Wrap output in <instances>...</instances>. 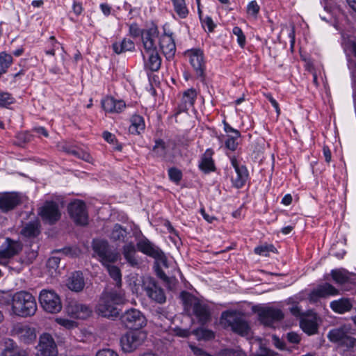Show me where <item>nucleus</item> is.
Returning <instances> with one entry per match:
<instances>
[{"label":"nucleus","instance_id":"1","mask_svg":"<svg viewBox=\"0 0 356 356\" xmlns=\"http://www.w3.org/2000/svg\"><path fill=\"white\" fill-rule=\"evenodd\" d=\"M38 307L35 297L29 292L20 291L13 295L12 313L22 318L31 317L36 313Z\"/></svg>","mask_w":356,"mask_h":356},{"label":"nucleus","instance_id":"2","mask_svg":"<svg viewBox=\"0 0 356 356\" xmlns=\"http://www.w3.org/2000/svg\"><path fill=\"white\" fill-rule=\"evenodd\" d=\"M181 297L187 311L192 310L193 314L204 324L210 319V311L208 305L191 293L183 291Z\"/></svg>","mask_w":356,"mask_h":356},{"label":"nucleus","instance_id":"3","mask_svg":"<svg viewBox=\"0 0 356 356\" xmlns=\"http://www.w3.org/2000/svg\"><path fill=\"white\" fill-rule=\"evenodd\" d=\"M221 323L243 337H250L251 329L244 316L236 312H224L221 315Z\"/></svg>","mask_w":356,"mask_h":356},{"label":"nucleus","instance_id":"4","mask_svg":"<svg viewBox=\"0 0 356 356\" xmlns=\"http://www.w3.org/2000/svg\"><path fill=\"white\" fill-rule=\"evenodd\" d=\"M146 338V332L141 330H131L126 332L120 338L122 350L126 353L135 351L143 343Z\"/></svg>","mask_w":356,"mask_h":356},{"label":"nucleus","instance_id":"5","mask_svg":"<svg viewBox=\"0 0 356 356\" xmlns=\"http://www.w3.org/2000/svg\"><path fill=\"white\" fill-rule=\"evenodd\" d=\"M42 307L49 313H58L62 309L60 296L53 290L43 289L39 295Z\"/></svg>","mask_w":356,"mask_h":356},{"label":"nucleus","instance_id":"6","mask_svg":"<svg viewBox=\"0 0 356 356\" xmlns=\"http://www.w3.org/2000/svg\"><path fill=\"white\" fill-rule=\"evenodd\" d=\"M137 248L143 254L154 258L156 263L168 267V262L163 252L151 243L147 238L140 239L137 243Z\"/></svg>","mask_w":356,"mask_h":356},{"label":"nucleus","instance_id":"7","mask_svg":"<svg viewBox=\"0 0 356 356\" xmlns=\"http://www.w3.org/2000/svg\"><path fill=\"white\" fill-rule=\"evenodd\" d=\"M137 248L143 254L154 258L156 263L168 267V262L163 252L151 243L147 238L140 239L137 243Z\"/></svg>","mask_w":356,"mask_h":356},{"label":"nucleus","instance_id":"8","mask_svg":"<svg viewBox=\"0 0 356 356\" xmlns=\"http://www.w3.org/2000/svg\"><path fill=\"white\" fill-rule=\"evenodd\" d=\"M92 248L103 265H106V263H114L118 260V254L110 249L109 244L106 240L94 239Z\"/></svg>","mask_w":356,"mask_h":356},{"label":"nucleus","instance_id":"9","mask_svg":"<svg viewBox=\"0 0 356 356\" xmlns=\"http://www.w3.org/2000/svg\"><path fill=\"white\" fill-rule=\"evenodd\" d=\"M327 337L332 342L337 343L340 346L356 351V338L348 334V329L346 327L331 330L327 334Z\"/></svg>","mask_w":356,"mask_h":356},{"label":"nucleus","instance_id":"10","mask_svg":"<svg viewBox=\"0 0 356 356\" xmlns=\"http://www.w3.org/2000/svg\"><path fill=\"white\" fill-rule=\"evenodd\" d=\"M122 323L129 329L139 330L147 324L145 316L138 309H131L121 316Z\"/></svg>","mask_w":356,"mask_h":356},{"label":"nucleus","instance_id":"11","mask_svg":"<svg viewBox=\"0 0 356 356\" xmlns=\"http://www.w3.org/2000/svg\"><path fill=\"white\" fill-rule=\"evenodd\" d=\"M143 289L146 295L152 300L162 304L165 302L166 297L163 289L152 277H147L143 281Z\"/></svg>","mask_w":356,"mask_h":356},{"label":"nucleus","instance_id":"12","mask_svg":"<svg viewBox=\"0 0 356 356\" xmlns=\"http://www.w3.org/2000/svg\"><path fill=\"white\" fill-rule=\"evenodd\" d=\"M68 211L70 217L75 223L85 225L88 223V216L86 204L81 200H76L68 205Z\"/></svg>","mask_w":356,"mask_h":356},{"label":"nucleus","instance_id":"13","mask_svg":"<svg viewBox=\"0 0 356 356\" xmlns=\"http://www.w3.org/2000/svg\"><path fill=\"white\" fill-rule=\"evenodd\" d=\"M38 356H57L58 348L56 343L51 334H42L39 339L38 345Z\"/></svg>","mask_w":356,"mask_h":356},{"label":"nucleus","instance_id":"14","mask_svg":"<svg viewBox=\"0 0 356 356\" xmlns=\"http://www.w3.org/2000/svg\"><path fill=\"white\" fill-rule=\"evenodd\" d=\"M39 214L44 221L49 224L55 223L61 216L58 204L54 202H46L40 209Z\"/></svg>","mask_w":356,"mask_h":356},{"label":"nucleus","instance_id":"15","mask_svg":"<svg viewBox=\"0 0 356 356\" xmlns=\"http://www.w3.org/2000/svg\"><path fill=\"white\" fill-rule=\"evenodd\" d=\"M258 315L260 322L266 326H271L273 323L281 321L284 318L282 310L273 307L259 309Z\"/></svg>","mask_w":356,"mask_h":356},{"label":"nucleus","instance_id":"16","mask_svg":"<svg viewBox=\"0 0 356 356\" xmlns=\"http://www.w3.org/2000/svg\"><path fill=\"white\" fill-rule=\"evenodd\" d=\"M12 332L24 343L29 344L36 339L35 329L29 325L22 323L15 324L13 327Z\"/></svg>","mask_w":356,"mask_h":356},{"label":"nucleus","instance_id":"17","mask_svg":"<svg viewBox=\"0 0 356 356\" xmlns=\"http://www.w3.org/2000/svg\"><path fill=\"white\" fill-rule=\"evenodd\" d=\"M22 248L20 242L6 238L0 247V264H6V261L18 254Z\"/></svg>","mask_w":356,"mask_h":356},{"label":"nucleus","instance_id":"18","mask_svg":"<svg viewBox=\"0 0 356 356\" xmlns=\"http://www.w3.org/2000/svg\"><path fill=\"white\" fill-rule=\"evenodd\" d=\"M339 291L329 283L318 285L314 289L309 295V300L312 303L317 302L321 298H325L330 296H336Z\"/></svg>","mask_w":356,"mask_h":356},{"label":"nucleus","instance_id":"19","mask_svg":"<svg viewBox=\"0 0 356 356\" xmlns=\"http://www.w3.org/2000/svg\"><path fill=\"white\" fill-rule=\"evenodd\" d=\"M159 32L158 27L152 24L148 29H144L142 31V42L143 49L146 50H154L156 49V40H159Z\"/></svg>","mask_w":356,"mask_h":356},{"label":"nucleus","instance_id":"20","mask_svg":"<svg viewBox=\"0 0 356 356\" xmlns=\"http://www.w3.org/2000/svg\"><path fill=\"white\" fill-rule=\"evenodd\" d=\"M318 321L317 314L312 311H309L302 315L300 321V325L305 333L309 335H313L318 332Z\"/></svg>","mask_w":356,"mask_h":356},{"label":"nucleus","instance_id":"21","mask_svg":"<svg viewBox=\"0 0 356 356\" xmlns=\"http://www.w3.org/2000/svg\"><path fill=\"white\" fill-rule=\"evenodd\" d=\"M231 163L236 172V175L232 177V184L236 188H242L248 177V170L245 165H239L235 157L231 158Z\"/></svg>","mask_w":356,"mask_h":356},{"label":"nucleus","instance_id":"22","mask_svg":"<svg viewBox=\"0 0 356 356\" xmlns=\"http://www.w3.org/2000/svg\"><path fill=\"white\" fill-rule=\"evenodd\" d=\"M66 310L70 316L81 319L89 317L92 313V309L89 306L76 301L70 302Z\"/></svg>","mask_w":356,"mask_h":356},{"label":"nucleus","instance_id":"23","mask_svg":"<svg viewBox=\"0 0 356 356\" xmlns=\"http://www.w3.org/2000/svg\"><path fill=\"white\" fill-rule=\"evenodd\" d=\"M142 56L145 69L152 72H156L160 69L161 58L157 49L142 51Z\"/></svg>","mask_w":356,"mask_h":356},{"label":"nucleus","instance_id":"24","mask_svg":"<svg viewBox=\"0 0 356 356\" xmlns=\"http://www.w3.org/2000/svg\"><path fill=\"white\" fill-rule=\"evenodd\" d=\"M22 196L17 193H6L0 196V209L7 212L22 204Z\"/></svg>","mask_w":356,"mask_h":356},{"label":"nucleus","instance_id":"25","mask_svg":"<svg viewBox=\"0 0 356 356\" xmlns=\"http://www.w3.org/2000/svg\"><path fill=\"white\" fill-rule=\"evenodd\" d=\"M159 47L168 60L172 59L176 51V46L172 35L164 33L159 37Z\"/></svg>","mask_w":356,"mask_h":356},{"label":"nucleus","instance_id":"26","mask_svg":"<svg viewBox=\"0 0 356 356\" xmlns=\"http://www.w3.org/2000/svg\"><path fill=\"white\" fill-rule=\"evenodd\" d=\"M96 312L98 314L107 318L115 317L119 314L117 307L104 294L97 305Z\"/></svg>","mask_w":356,"mask_h":356},{"label":"nucleus","instance_id":"27","mask_svg":"<svg viewBox=\"0 0 356 356\" xmlns=\"http://www.w3.org/2000/svg\"><path fill=\"white\" fill-rule=\"evenodd\" d=\"M190 63L195 71L196 75L202 77L204 71L203 53L200 49H191L187 52Z\"/></svg>","mask_w":356,"mask_h":356},{"label":"nucleus","instance_id":"28","mask_svg":"<svg viewBox=\"0 0 356 356\" xmlns=\"http://www.w3.org/2000/svg\"><path fill=\"white\" fill-rule=\"evenodd\" d=\"M67 288L74 292L83 291L85 286V280L82 272L75 271L71 274L67 280Z\"/></svg>","mask_w":356,"mask_h":356},{"label":"nucleus","instance_id":"29","mask_svg":"<svg viewBox=\"0 0 356 356\" xmlns=\"http://www.w3.org/2000/svg\"><path fill=\"white\" fill-rule=\"evenodd\" d=\"M102 106L106 112L120 113L126 107L122 100H117L112 97H106L102 101Z\"/></svg>","mask_w":356,"mask_h":356},{"label":"nucleus","instance_id":"30","mask_svg":"<svg viewBox=\"0 0 356 356\" xmlns=\"http://www.w3.org/2000/svg\"><path fill=\"white\" fill-rule=\"evenodd\" d=\"M213 153V152L212 149H208L205 151L204 154L201 158L199 168L205 173H209L210 172L215 171L216 170L214 161L212 159Z\"/></svg>","mask_w":356,"mask_h":356},{"label":"nucleus","instance_id":"31","mask_svg":"<svg viewBox=\"0 0 356 356\" xmlns=\"http://www.w3.org/2000/svg\"><path fill=\"white\" fill-rule=\"evenodd\" d=\"M122 253L130 266L134 267L138 265V261L136 257V250L134 243L130 242L124 245L122 248Z\"/></svg>","mask_w":356,"mask_h":356},{"label":"nucleus","instance_id":"32","mask_svg":"<svg viewBox=\"0 0 356 356\" xmlns=\"http://www.w3.org/2000/svg\"><path fill=\"white\" fill-rule=\"evenodd\" d=\"M197 97V92L193 88H190L183 93L182 102L180 110L186 111L193 106Z\"/></svg>","mask_w":356,"mask_h":356},{"label":"nucleus","instance_id":"33","mask_svg":"<svg viewBox=\"0 0 356 356\" xmlns=\"http://www.w3.org/2000/svg\"><path fill=\"white\" fill-rule=\"evenodd\" d=\"M113 51L120 54L126 51H132L135 49L134 42L130 40L124 38L122 41L115 42L112 44Z\"/></svg>","mask_w":356,"mask_h":356},{"label":"nucleus","instance_id":"34","mask_svg":"<svg viewBox=\"0 0 356 356\" xmlns=\"http://www.w3.org/2000/svg\"><path fill=\"white\" fill-rule=\"evenodd\" d=\"M353 305L348 298H341L338 300H334L330 303V307L333 311L339 314H343L351 309Z\"/></svg>","mask_w":356,"mask_h":356},{"label":"nucleus","instance_id":"35","mask_svg":"<svg viewBox=\"0 0 356 356\" xmlns=\"http://www.w3.org/2000/svg\"><path fill=\"white\" fill-rule=\"evenodd\" d=\"M145 125L143 118L138 115H134L131 118V124L129 131L131 134H139L145 129Z\"/></svg>","mask_w":356,"mask_h":356},{"label":"nucleus","instance_id":"36","mask_svg":"<svg viewBox=\"0 0 356 356\" xmlns=\"http://www.w3.org/2000/svg\"><path fill=\"white\" fill-rule=\"evenodd\" d=\"M173 10L180 19H186L188 14L189 10L187 7L186 0H171Z\"/></svg>","mask_w":356,"mask_h":356},{"label":"nucleus","instance_id":"37","mask_svg":"<svg viewBox=\"0 0 356 356\" xmlns=\"http://www.w3.org/2000/svg\"><path fill=\"white\" fill-rule=\"evenodd\" d=\"M21 233L26 237H35L40 234V223L38 221L31 222L25 225Z\"/></svg>","mask_w":356,"mask_h":356},{"label":"nucleus","instance_id":"38","mask_svg":"<svg viewBox=\"0 0 356 356\" xmlns=\"http://www.w3.org/2000/svg\"><path fill=\"white\" fill-rule=\"evenodd\" d=\"M333 280L339 284L346 283L349 280L348 273L343 269H334L331 271Z\"/></svg>","mask_w":356,"mask_h":356},{"label":"nucleus","instance_id":"39","mask_svg":"<svg viewBox=\"0 0 356 356\" xmlns=\"http://www.w3.org/2000/svg\"><path fill=\"white\" fill-rule=\"evenodd\" d=\"M104 295L115 306L116 305L122 304L124 302V293L122 291H112L104 293Z\"/></svg>","mask_w":356,"mask_h":356},{"label":"nucleus","instance_id":"40","mask_svg":"<svg viewBox=\"0 0 356 356\" xmlns=\"http://www.w3.org/2000/svg\"><path fill=\"white\" fill-rule=\"evenodd\" d=\"M127 230L124 229L120 225L115 224L111 233V238L115 241H124L127 236Z\"/></svg>","mask_w":356,"mask_h":356},{"label":"nucleus","instance_id":"41","mask_svg":"<svg viewBox=\"0 0 356 356\" xmlns=\"http://www.w3.org/2000/svg\"><path fill=\"white\" fill-rule=\"evenodd\" d=\"M13 63V57L6 52L0 53V76L5 73Z\"/></svg>","mask_w":356,"mask_h":356},{"label":"nucleus","instance_id":"42","mask_svg":"<svg viewBox=\"0 0 356 356\" xmlns=\"http://www.w3.org/2000/svg\"><path fill=\"white\" fill-rule=\"evenodd\" d=\"M60 261V258L58 257H50L47 263V267L49 270V273L52 276H55L57 275V270L59 267V264Z\"/></svg>","mask_w":356,"mask_h":356},{"label":"nucleus","instance_id":"43","mask_svg":"<svg viewBox=\"0 0 356 356\" xmlns=\"http://www.w3.org/2000/svg\"><path fill=\"white\" fill-rule=\"evenodd\" d=\"M109 264L110 263H106L104 266L106 267L110 276L116 282L117 284L118 285L121 283L122 275L120 270L117 266L111 265Z\"/></svg>","mask_w":356,"mask_h":356},{"label":"nucleus","instance_id":"44","mask_svg":"<svg viewBox=\"0 0 356 356\" xmlns=\"http://www.w3.org/2000/svg\"><path fill=\"white\" fill-rule=\"evenodd\" d=\"M2 356H30L29 354L23 349L19 348H7L2 353Z\"/></svg>","mask_w":356,"mask_h":356},{"label":"nucleus","instance_id":"45","mask_svg":"<svg viewBox=\"0 0 356 356\" xmlns=\"http://www.w3.org/2000/svg\"><path fill=\"white\" fill-rule=\"evenodd\" d=\"M168 176L172 182L178 184L182 179V172L177 168H170L168 170Z\"/></svg>","mask_w":356,"mask_h":356},{"label":"nucleus","instance_id":"46","mask_svg":"<svg viewBox=\"0 0 356 356\" xmlns=\"http://www.w3.org/2000/svg\"><path fill=\"white\" fill-rule=\"evenodd\" d=\"M15 98L11 94L6 92H0V106L7 107L8 106L13 104Z\"/></svg>","mask_w":356,"mask_h":356},{"label":"nucleus","instance_id":"47","mask_svg":"<svg viewBox=\"0 0 356 356\" xmlns=\"http://www.w3.org/2000/svg\"><path fill=\"white\" fill-rule=\"evenodd\" d=\"M275 248L273 245H265L254 248V252L259 255L268 257L270 252H275Z\"/></svg>","mask_w":356,"mask_h":356},{"label":"nucleus","instance_id":"48","mask_svg":"<svg viewBox=\"0 0 356 356\" xmlns=\"http://www.w3.org/2000/svg\"><path fill=\"white\" fill-rule=\"evenodd\" d=\"M70 153L88 163H92L93 161V159L90 154L83 150L72 149L70 152Z\"/></svg>","mask_w":356,"mask_h":356},{"label":"nucleus","instance_id":"49","mask_svg":"<svg viewBox=\"0 0 356 356\" xmlns=\"http://www.w3.org/2000/svg\"><path fill=\"white\" fill-rule=\"evenodd\" d=\"M195 334L200 338L209 340L214 338V333L211 330H207L204 328L197 329L195 331Z\"/></svg>","mask_w":356,"mask_h":356},{"label":"nucleus","instance_id":"50","mask_svg":"<svg viewBox=\"0 0 356 356\" xmlns=\"http://www.w3.org/2000/svg\"><path fill=\"white\" fill-rule=\"evenodd\" d=\"M259 6L257 3L256 1H250L247 6V13L248 15L252 17L253 18H256L257 14L259 12Z\"/></svg>","mask_w":356,"mask_h":356},{"label":"nucleus","instance_id":"51","mask_svg":"<svg viewBox=\"0 0 356 356\" xmlns=\"http://www.w3.org/2000/svg\"><path fill=\"white\" fill-rule=\"evenodd\" d=\"M232 33L237 37V42L240 47H243L245 44V36L241 29L238 26H235L233 28Z\"/></svg>","mask_w":356,"mask_h":356},{"label":"nucleus","instance_id":"52","mask_svg":"<svg viewBox=\"0 0 356 356\" xmlns=\"http://www.w3.org/2000/svg\"><path fill=\"white\" fill-rule=\"evenodd\" d=\"M55 321L60 325L64 327L66 329H72L75 327H76V322L73 321H71V320H68L67 318H56L55 319Z\"/></svg>","mask_w":356,"mask_h":356},{"label":"nucleus","instance_id":"53","mask_svg":"<svg viewBox=\"0 0 356 356\" xmlns=\"http://www.w3.org/2000/svg\"><path fill=\"white\" fill-rule=\"evenodd\" d=\"M13 304V296L8 292H0V305L8 306Z\"/></svg>","mask_w":356,"mask_h":356},{"label":"nucleus","instance_id":"54","mask_svg":"<svg viewBox=\"0 0 356 356\" xmlns=\"http://www.w3.org/2000/svg\"><path fill=\"white\" fill-rule=\"evenodd\" d=\"M238 138H235V136H228L227 139L225 140V147L229 150H236L238 146L236 141Z\"/></svg>","mask_w":356,"mask_h":356},{"label":"nucleus","instance_id":"55","mask_svg":"<svg viewBox=\"0 0 356 356\" xmlns=\"http://www.w3.org/2000/svg\"><path fill=\"white\" fill-rule=\"evenodd\" d=\"M142 31L143 30L140 29L137 24H131L129 25V32L132 37L136 38L139 35L142 36Z\"/></svg>","mask_w":356,"mask_h":356},{"label":"nucleus","instance_id":"56","mask_svg":"<svg viewBox=\"0 0 356 356\" xmlns=\"http://www.w3.org/2000/svg\"><path fill=\"white\" fill-rule=\"evenodd\" d=\"M49 40L51 42L52 48L51 49L47 50L45 52L48 55L54 56L55 55L56 49H57L58 47L60 44L56 40L54 36H51L50 38H49Z\"/></svg>","mask_w":356,"mask_h":356},{"label":"nucleus","instance_id":"57","mask_svg":"<svg viewBox=\"0 0 356 356\" xmlns=\"http://www.w3.org/2000/svg\"><path fill=\"white\" fill-rule=\"evenodd\" d=\"M203 26H207L209 32L213 31L215 24L210 17H206L204 19H201Z\"/></svg>","mask_w":356,"mask_h":356},{"label":"nucleus","instance_id":"58","mask_svg":"<svg viewBox=\"0 0 356 356\" xmlns=\"http://www.w3.org/2000/svg\"><path fill=\"white\" fill-rule=\"evenodd\" d=\"M264 95L266 97V99L271 103L272 106L275 108L277 115H279L280 114V108L277 102L273 97V96L270 93L265 94Z\"/></svg>","mask_w":356,"mask_h":356},{"label":"nucleus","instance_id":"59","mask_svg":"<svg viewBox=\"0 0 356 356\" xmlns=\"http://www.w3.org/2000/svg\"><path fill=\"white\" fill-rule=\"evenodd\" d=\"M287 340L292 343H298L300 341V337L296 332H291L286 334Z\"/></svg>","mask_w":356,"mask_h":356},{"label":"nucleus","instance_id":"60","mask_svg":"<svg viewBox=\"0 0 356 356\" xmlns=\"http://www.w3.org/2000/svg\"><path fill=\"white\" fill-rule=\"evenodd\" d=\"M96 356H119L118 354L111 349H102L99 350Z\"/></svg>","mask_w":356,"mask_h":356},{"label":"nucleus","instance_id":"61","mask_svg":"<svg viewBox=\"0 0 356 356\" xmlns=\"http://www.w3.org/2000/svg\"><path fill=\"white\" fill-rule=\"evenodd\" d=\"M158 275L161 279H162L164 282H173V286H175L176 284H177V281L175 278L173 277H168L164 272H163L161 270H159L157 272Z\"/></svg>","mask_w":356,"mask_h":356},{"label":"nucleus","instance_id":"62","mask_svg":"<svg viewBox=\"0 0 356 356\" xmlns=\"http://www.w3.org/2000/svg\"><path fill=\"white\" fill-rule=\"evenodd\" d=\"M175 335L181 337H187L190 334V331L187 329H181L180 327H175L174 329Z\"/></svg>","mask_w":356,"mask_h":356},{"label":"nucleus","instance_id":"63","mask_svg":"<svg viewBox=\"0 0 356 356\" xmlns=\"http://www.w3.org/2000/svg\"><path fill=\"white\" fill-rule=\"evenodd\" d=\"M72 10L75 15H81L83 11V7H82L81 3L76 2V1H74L73 6H72Z\"/></svg>","mask_w":356,"mask_h":356},{"label":"nucleus","instance_id":"64","mask_svg":"<svg viewBox=\"0 0 356 356\" xmlns=\"http://www.w3.org/2000/svg\"><path fill=\"white\" fill-rule=\"evenodd\" d=\"M103 138L109 143H113L115 140V135L108 131L103 133Z\"/></svg>","mask_w":356,"mask_h":356}]
</instances>
